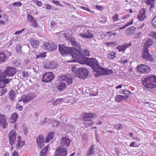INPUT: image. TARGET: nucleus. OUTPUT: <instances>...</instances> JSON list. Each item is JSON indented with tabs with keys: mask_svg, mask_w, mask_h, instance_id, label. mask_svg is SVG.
Returning a JSON list of instances; mask_svg holds the SVG:
<instances>
[{
	"mask_svg": "<svg viewBox=\"0 0 156 156\" xmlns=\"http://www.w3.org/2000/svg\"><path fill=\"white\" fill-rule=\"evenodd\" d=\"M96 118V115L94 113H86L84 114L83 117V120L87 122L84 123L85 127L87 128L93 125L94 122L93 120Z\"/></svg>",
	"mask_w": 156,
	"mask_h": 156,
	"instance_id": "4",
	"label": "nucleus"
},
{
	"mask_svg": "<svg viewBox=\"0 0 156 156\" xmlns=\"http://www.w3.org/2000/svg\"><path fill=\"white\" fill-rule=\"evenodd\" d=\"M144 60L153 62L154 60L152 55L149 53L148 49L143 48L141 57Z\"/></svg>",
	"mask_w": 156,
	"mask_h": 156,
	"instance_id": "5",
	"label": "nucleus"
},
{
	"mask_svg": "<svg viewBox=\"0 0 156 156\" xmlns=\"http://www.w3.org/2000/svg\"><path fill=\"white\" fill-rule=\"evenodd\" d=\"M132 45L131 42L129 43L125 44L119 46L116 48L117 49H118L119 51H125L126 49L128 48V46H131Z\"/></svg>",
	"mask_w": 156,
	"mask_h": 156,
	"instance_id": "17",
	"label": "nucleus"
},
{
	"mask_svg": "<svg viewBox=\"0 0 156 156\" xmlns=\"http://www.w3.org/2000/svg\"><path fill=\"white\" fill-rule=\"evenodd\" d=\"M44 136L42 135H40L36 138V142L37 146L39 148H41L44 145Z\"/></svg>",
	"mask_w": 156,
	"mask_h": 156,
	"instance_id": "16",
	"label": "nucleus"
},
{
	"mask_svg": "<svg viewBox=\"0 0 156 156\" xmlns=\"http://www.w3.org/2000/svg\"><path fill=\"white\" fill-rule=\"evenodd\" d=\"M133 20L132 19V21H131V22H130L129 23H126L124 26L119 27V29H123L125 28L126 27L129 26V25H130L132 24H133Z\"/></svg>",
	"mask_w": 156,
	"mask_h": 156,
	"instance_id": "42",
	"label": "nucleus"
},
{
	"mask_svg": "<svg viewBox=\"0 0 156 156\" xmlns=\"http://www.w3.org/2000/svg\"><path fill=\"white\" fill-rule=\"evenodd\" d=\"M79 69H80V67L77 68L76 66H74L72 69V71L73 73L77 75L78 74V72L79 71Z\"/></svg>",
	"mask_w": 156,
	"mask_h": 156,
	"instance_id": "38",
	"label": "nucleus"
},
{
	"mask_svg": "<svg viewBox=\"0 0 156 156\" xmlns=\"http://www.w3.org/2000/svg\"><path fill=\"white\" fill-rule=\"evenodd\" d=\"M77 74L79 77L80 79H84L88 77L89 73L88 70L86 68L80 67Z\"/></svg>",
	"mask_w": 156,
	"mask_h": 156,
	"instance_id": "8",
	"label": "nucleus"
},
{
	"mask_svg": "<svg viewBox=\"0 0 156 156\" xmlns=\"http://www.w3.org/2000/svg\"><path fill=\"white\" fill-rule=\"evenodd\" d=\"M7 91V89L4 88H2L0 90V96H2Z\"/></svg>",
	"mask_w": 156,
	"mask_h": 156,
	"instance_id": "43",
	"label": "nucleus"
},
{
	"mask_svg": "<svg viewBox=\"0 0 156 156\" xmlns=\"http://www.w3.org/2000/svg\"><path fill=\"white\" fill-rule=\"evenodd\" d=\"M120 93L125 94H128L130 93H131V92L129 90L126 89H124L123 90H122V92Z\"/></svg>",
	"mask_w": 156,
	"mask_h": 156,
	"instance_id": "55",
	"label": "nucleus"
},
{
	"mask_svg": "<svg viewBox=\"0 0 156 156\" xmlns=\"http://www.w3.org/2000/svg\"><path fill=\"white\" fill-rule=\"evenodd\" d=\"M44 44L45 48L48 51H52L57 48L56 44L51 42H46Z\"/></svg>",
	"mask_w": 156,
	"mask_h": 156,
	"instance_id": "15",
	"label": "nucleus"
},
{
	"mask_svg": "<svg viewBox=\"0 0 156 156\" xmlns=\"http://www.w3.org/2000/svg\"><path fill=\"white\" fill-rule=\"evenodd\" d=\"M27 17L28 21L29 23L32 22L34 20H35L34 17L30 14H27Z\"/></svg>",
	"mask_w": 156,
	"mask_h": 156,
	"instance_id": "40",
	"label": "nucleus"
},
{
	"mask_svg": "<svg viewBox=\"0 0 156 156\" xmlns=\"http://www.w3.org/2000/svg\"><path fill=\"white\" fill-rule=\"evenodd\" d=\"M21 100L23 102V103L29 102L26 96H25L24 97H23L21 99Z\"/></svg>",
	"mask_w": 156,
	"mask_h": 156,
	"instance_id": "57",
	"label": "nucleus"
},
{
	"mask_svg": "<svg viewBox=\"0 0 156 156\" xmlns=\"http://www.w3.org/2000/svg\"><path fill=\"white\" fill-rule=\"evenodd\" d=\"M94 147V145H93L89 148L86 153V156H90L94 154L95 151Z\"/></svg>",
	"mask_w": 156,
	"mask_h": 156,
	"instance_id": "24",
	"label": "nucleus"
},
{
	"mask_svg": "<svg viewBox=\"0 0 156 156\" xmlns=\"http://www.w3.org/2000/svg\"><path fill=\"white\" fill-rule=\"evenodd\" d=\"M3 82L5 83L4 85H5L8 83L11 80V79H4L1 80Z\"/></svg>",
	"mask_w": 156,
	"mask_h": 156,
	"instance_id": "51",
	"label": "nucleus"
},
{
	"mask_svg": "<svg viewBox=\"0 0 156 156\" xmlns=\"http://www.w3.org/2000/svg\"><path fill=\"white\" fill-rule=\"evenodd\" d=\"M70 41L72 45L78 47L79 48H80L81 47V46L80 45V43L76 41L74 38L71 37Z\"/></svg>",
	"mask_w": 156,
	"mask_h": 156,
	"instance_id": "28",
	"label": "nucleus"
},
{
	"mask_svg": "<svg viewBox=\"0 0 156 156\" xmlns=\"http://www.w3.org/2000/svg\"><path fill=\"white\" fill-rule=\"evenodd\" d=\"M105 44L111 46H115L117 45V43L116 41H114L106 42Z\"/></svg>",
	"mask_w": 156,
	"mask_h": 156,
	"instance_id": "41",
	"label": "nucleus"
},
{
	"mask_svg": "<svg viewBox=\"0 0 156 156\" xmlns=\"http://www.w3.org/2000/svg\"><path fill=\"white\" fill-rule=\"evenodd\" d=\"M16 133L14 130H11L9 134V139L11 145L15 144L16 139Z\"/></svg>",
	"mask_w": 156,
	"mask_h": 156,
	"instance_id": "11",
	"label": "nucleus"
},
{
	"mask_svg": "<svg viewBox=\"0 0 156 156\" xmlns=\"http://www.w3.org/2000/svg\"><path fill=\"white\" fill-rule=\"evenodd\" d=\"M150 36L151 37L152 39H156V33L155 32L152 31L149 34Z\"/></svg>",
	"mask_w": 156,
	"mask_h": 156,
	"instance_id": "44",
	"label": "nucleus"
},
{
	"mask_svg": "<svg viewBox=\"0 0 156 156\" xmlns=\"http://www.w3.org/2000/svg\"><path fill=\"white\" fill-rule=\"evenodd\" d=\"M61 100L60 99L56 100L54 102L52 103V104L54 105H56L60 102Z\"/></svg>",
	"mask_w": 156,
	"mask_h": 156,
	"instance_id": "54",
	"label": "nucleus"
},
{
	"mask_svg": "<svg viewBox=\"0 0 156 156\" xmlns=\"http://www.w3.org/2000/svg\"><path fill=\"white\" fill-rule=\"evenodd\" d=\"M9 99L12 101H14L15 97V93L13 90H12L9 93Z\"/></svg>",
	"mask_w": 156,
	"mask_h": 156,
	"instance_id": "32",
	"label": "nucleus"
},
{
	"mask_svg": "<svg viewBox=\"0 0 156 156\" xmlns=\"http://www.w3.org/2000/svg\"><path fill=\"white\" fill-rule=\"evenodd\" d=\"M15 49L16 51H20L22 53H27L29 51L30 48L27 45H25L23 46V48L21 47L20 44H17Z\"/></svg>",
	"mask_w": 156,
	"mask_h": 156,
	"instance_id": "14",
	"label": "nucleus"
},
{
	"mask_svg": "<svg viewBox=\"0 0 156 156\" xmlns=\"http://www.w3.org/2000/svg\"><path fill=\"white\" fill-rule=\"evenodd\" d=\"M36 59L40 58H44L46 55H45V53H37L36 54Z\"/></svg>",
	"mask_w": 156,
	"mask_h": 156,
	"instance_id": "36",
	"label": "nucleus"
},
{
	"mask_svg": "<svg viewBox=\"0 0 156 156\" xmlns=\"http://www.w3.org/2000/svg\"><path fill=\"white\" fill-rule=\"evenodd\" d=\"M100 67H98L97 70L96 69H94L93 70V71L94 72H96V73H95V76L96 78L98 77L99 76H102L103 75V73L101 72L99 69H100Z\"/></svg>",
	"mask_w": 156,
	"mask_h": 156,
	"instance_id": "30",
	"label": "nucleus"
},
{
	"mask_svg": "<svg viewBox=\"0 0 156 156\" xmlns=\"http://www.w3.org/2000/svg\"><path fill=\"white\" fill-rule=\"evenodd\" d=\"M70 139L69 138H66V137H62L61 138V143L62 145L63 146L66 145V147H68L70 144Z\"/></svg>",
	"mask_w": 156,
	"mask_h": 156,
	"instance_id": "18",
	"label": "nucleus"
},
{
	"mask_svg": "<svg viewBox=\"0 0 156 156\" xmlns=\"http://www.w3.org/2000/svg\"><path fill=\"white\" fill-rule=\"evenodd\" d=\"M119 16V15L115 14V16H112L113 21L114 22H116L118 21Z\"/></svg>",
	"mask_w": 156,
	"mask_h": 156,
	"instance_id": "52",
	"label": "nucleus"
},
{
	"mask_svg": "<svg viewBox=\"0 0 156 156\" xmlns=\"http://www.w3.org/2000/svg\"><path fill=\"white\" fill-rule=\"evenodd\" d=\"M52 2L55 5L59 6H60V5H61L58 1L53 0H52Z\"/></svg>",
	"mask_w": 156,
	"mask_h": 156,
	"instance_id": "59",
	"label": "nucleus"
},
{
	"mask_svg": "<svg viewBox=\"0 0 156 156\" xmlns=\"http://www.w3.org/2000/svg\"><path fill=\"white\" fill-rule=\"evenodd\" d=\"M60 82L58 83L57 87L60 91H62L64 89L66 88V87L64 83L61 80H59Z\"/></svg>",
	"mask_w": 156,
	"mask_h": 156,
	"instance_id": "23",
	"label": "nucleus"
},
{
	"mask_svg": "<svg viewBox=\"0 0 156 156\" xmlns=\"http://www.w3.org/2000/svg\"><path fill=\"white\" fill-rule=\"evenodd\" d=\"M26 96L28 102H29L30 100L33 99L34 97V95L31 94H28Z\"/></svg>",
	"mask_w": 156,
	"mask_h": 156,
	"instance_id": "46",
	"label": "nucleus"
},
{
	"mask_svg": "<svg viewBox=\"0 0 156 156\" xmlns=\"http://www.w3.org/2000/svg\"><path fill=\"white\" fill-rule=\"evenodd\" d=\"M58 46L59 50L61 54L62 55L70 54L73 58L72 62H76L81 52L80 50L75 48L72 50L71 48L65 46L63 44H59Z\"/></svg>",
	"mask_w": 156,
	"mask_h": 156,
	"instance_id": "2",
	"label": "nucleus"
},
{
	"mask_svg": "<svg viewBox=\"0 0 156 156\" xmlns=\"http://www.w3.org/2000/svg\"><path fill=\"white\" fill-rule=\"evenodd\" d=\"M141 84L145 87L153 89L156 87V76L153 75H149L144 78L142 80Z\"/></svg>",
	"mask_w": 156,
	"mask_h": 156,
	"instance_id": "3",
	"label": "nucleus"
},
{
	"mask_svg": "<svg viewBox=\"0 0 156 156\" xmlns=\"http://www.w3.org/2000/svg\"><path fill=\"white\" fill-rule=\"evenodd\" d=\"M151 23L152 26L156 28V16L152 20Z\"/></svg>",
	"mask_w": 156,
	"mask_h": 156,
	"instance_id": "49",
	"label": "nucleus"
},
{
	"mask_svg": "<svg viewBox=\"0 0 156 156\" xmlns=\"http://www.w3.org/2000/svg\"><path fill=\"white\" fill-rule=\"evenodd\" d=\"M81 8L83 9L85 11H87L89 12H91V10L89 9L84 6H81Z\"/></svg>",
	"mask_w": 156,
	"mask_h": 156,
	"instance_id": "61",
	"label": "nucleus"
},
{
	"mask_svg": "<svg viewBox=\"0 0 156 156\" xmlns=\"http://www.w3.org/2000/svg\"><path fill=\"white\" fill-rule=\"evenodd\" d=\"M5 73L6 75V77L7 76L9 77L12 76H14L16 72V69L13 67L9 66L5 69Z\"/></svg>",
	"mask_w": 156,
	"mask_h": 156,
	"instance_id": "12",
	"label": "nucleus"
},
{
	"mask_svg": "<svg viewBox=\"0 0 156 156\" xmlns=\"http://www.w3.org/2000/svg\"><path fill=\"white\" fill-rule=\"evenodd\" d=\"M54 78V76L52 73H46L42 77V81L44 82H50Z\"/></svg>",
	"mask_w": 156,
	"mask_h": 156,
	"instance_id": "9",
	"label": "nucleus"
},
{
	"mask_svg": "<svg viewBox=\"0 0 156 156\" xmlns=\"http://www.w3.org/2000/svg\"><path fill=\"white\" fill-rule=\"evenodd\" d=\"M0 124L3 125V128L5 129L7 127V123L6 119L4 115H0Z\"/></svg>",
	"mask_w": 156,
	"mask_h": 156,
	"instance_id": "21",
	"label": "nucleus"
},
{
	"mask_svg": "<svg viewBox=\"0 0 156 156\" xmlns=\"http://www.w3.org/2000/svg\"><path fill=\"white\" fill-rule=\"evenodd\" d=\"M137 69L138 71L141 74H148L151 71V69L149 66L144 64L139 65Z\"/></svg>",
	"mask_w": 156,
	"mask_h": 156,
	"instance_id": "6",
	"label": "nucleus"
},
{
	"mask_svg": "<svg viewBox=\"0 0 156 156\" xmlns=\"http://www.w3.org/2000/svg\"><path fill=\"white\" fill-rule=\"evenodd\" d=\"M54 132H51L48 135L47 137L48 138H49V139H52L54 137Z\"/></svg>",
	"mask_w": 156,
	"mask_h": 156,
	"instance_id": "56",
	"label": "nucleus"
},
{
	"mask_svg": "<svg viewBox=\"0 0 156 156\" xmlns=\"http://www.w3.org/2000/svg\"><path fill=\"white\" fill-rule=\"evenodd\" d=\"M7 56L5 54L4 51H2L0 52V63H2L5 62V59Z\"/></svg>",
	"mask_w": 156,
	"mask_h": 156,
	"instance_id": "27",
	"label": "nucleus"
},
{
	"mask_svg": "<svg viewBox=\"0 0 156 156\" xmlns=\"http://www.w3.org/2000/svg\"><path fill=\"white\" fill-rule=\"evenodd\" d=\"M153 44V41L151 39H148L147 41L145 42L144 45L145 46H144V48H147L148 49V48L151 46Z\"/></svg>",
	"mask_w": 156,
	"mask_h": 156,
	"instance_id": "29",
	"label": "nucleus"
},
{
	"mask_svg": "<svg viewBox=\"0 0 156 156\" xmlns=\"http://www.w3.org/2000/svg\"><path fill=\"white\" fill-rule=\"evenodd\" d=\"M79 34L81 37L86 39L92 38L94 37L93 34H90L89 35H88L87 34L85 33H80Z\"/></svg>",
	"mask_w": 156,
	"mask_h": 156,
	"instance_id": "33",
	"label": "nucleus"
},
{
	"mask_svg": "<svg viewBox=\"0 0 156 156\" xmlns=\"http://www.w3.org/2000/svg\"><path fill=\"white\" fill-rule=\"evenodd\" d=\"M16 108L20 111L22 110L23 107L22 106L20 105L19 104L17 103L16 105Z\"/></svg>",
	"mask_w": 156,
	"mask_h": 156,
	"instance_id": "53",
	"label": "nucleus"
},
{
	"mask_svg": "<svg viewBox=\"0 0 156 156\" xmlns=\"http://www.w3.org/2000/svg\"><path fill=\"white\" fill-rule=\"evenodd\" d=\"M128 97L129 96L126 95H119L116 96L115 101L117 102H120L123 100H126Z\"/></svg>",
	"mask_w": 156,
	"mask_h": 156,
	"instance_id": "20",
	"label": "nucleus"
},
{
	"mask_svg": "<svg viewBox=\"0 0 156 156\" xmlns=\"http://www.w3.org/2000/svg\"><path fill=\"white\" fill-rule=\"evenodd\" d=\"M22 4L21 2H15L13 3V6L15 7H20Z\"/></svg>",
	"mask_w": 156,
	"mask_h": 156,
	"instance_id": "47",
	"label": "nucleus"
},
{
	"mask_svg": "<svg viewBox=\"0 0 156 156\" xmlns=\"http://www.w3.org/2000/svg\"><path fill=\"white\" fill-rule=\"evenodd\" d=\"M116 53L115 52H112L110 54H109L108 55V58L109 59H114L115 57V55Z\"/></svg>",
	"mask_w": 156,
	"mask_h": 156,
	"instance_id": "37",
	"label": "nucleus"
},
{
	"mask_svg": "<svg viewBox=\"0 0 156 156\" xmlns=\"http://www.w3.org/2000/svg\"><path fill=\"white\" fill-rule=\"evenodd\" d=\"M59 80H61L64 82L65 84L68 85H71L73 82V78L69 75H63L59 78Z\"/></svg>",
	"mask_w": 156,
	"mask_h": 156,
	"instance_id": "7",
	"label": "nucleus"
},
{
	"mask_svg": "<svg viewBox=\"0 0 156 156\" xmlns=\"http://www.w3.org/2000/svg\"><path fill=\"white\" fill-rule=\"evenodd\" d=\"M0 77H3V78L6 77V75L5 73V70L2 71L0 69Z\"/></svg>",
	"mask_w": 156,
	"mask_h": 156,
	"instance_id": "48",
	"label": "nucleus"
},
{
	"mask_svg": "<svg viewBox=\"0 0 156 156\" xmlns=\"http://www.w3.org/2000/svg\"><path fill=\"white\" fill-rule=\"evenodd\" d=\"M141 32H139L137 33H136V36H135V37H136V38H139L140 37V36L141 34Z\"/></svg>",
	"mask_w": 156,
	"mask_h": 156,
	"instance_id": "63",
	"label": "nucleus"
},
{
	"mask_svg": "<svg viewBox=\"0 0 156 156\" xmlns=\"http://www.w3.org/2000/svg\"><path fill=\"white\" fill-rule=\"evenodd\" d=\"M4 84L5 83H4L1 80H0V88H4L5 86V85H4Z\"/></svg>",
	"mask_w": 156,
	"mask_h": 156,
	"instance_id": "60",
	"label": "nucleus"
},
{
	"mask_svg": "<svg viewBox=\"0 0 156 156\" xmlns=\"http://www.w3.org/2000/svg\"><path fill=\"white\" fill-rule=\"evenodd\" d=\"M96 7L98 9H99L100 10H102L103 9V7L100 5H96Z\"/></svg>",
	"mask_w": 156,
	"mask_h": 156,
	"instance_id": "64",
	"label": "nucleus"
},
{
	"mask_svg": "<svg viewBox=\"0 0 156 156\" xmlns=\"http://www.w3.org/2000/svg\"><path fill=\"white\" fill-rule=\"evenodd\" d=\"M145 13V9H143L140 10V14L137 16V18L140 20L144 21L146 17Z\"/></svg>",
	"mask_w": 156,
	"mask_h": 156,
	"instance_id": "19",
	"label": "nucleus"
},
{
	"mask_svg": "<svg viewBox=\"0 0 156 156\" xmlns=\"http://www.w3.org/2000/svg\"><path fill=\"white\" fill-rule=\"evenodd\" d=\"M58 66L57 62L54 61H47L44 62V68L46 69H53L56 68Z\"/></svg>",
	"mask_w": 156,
	"mask_h": 156,
	"instance_id": "10",
	"label": "nucleus"
},
{
	"mask_svg": "<svg viewBox=\"0 0 156 156\" xmlns=\"http://www.w3.org/2000/svg\"><path fill=\"white\" fill-rule=\"evenodd\" d=\"M18 117V115L17 114L15 113L13 114L11 118V120H12V122H15L17 120V119Z\"/></svg>",
	"mask_w": 156,
	"mask_h": 156,
	"instance_id": "34",
	"label": "nucleus"
},
{
	"mask_svg": "<svg viewBox=\"0 0 156 156\" xmlns=\"http://www.w3.org/2000/svg\"><path fill=\"white\" fill-rule=\"evenodd\" d=\"M51 123L52 124V126L53 127H56L59 125L60 122L58 121L54 120L51 122Z\"/></svg>",
	"mask_w": 156,
	"mask_h": 156,
	"instance_id": "39",
	"label": "nucleus"
},
{
	"mask_svg": "<svg viewBox=\"0 0 156 156\" xmlns=\"http://www.w3.org/2000/svg\"><path fill=\"white\" fill-rule=\"evenodd\" d=\"M25 28H23L22 30H19V31H16L15 32V33L14 35H17V34H19L20 33H22L23 30H24Z\"/></svg>",
	"mask_w": 156,
	"mask_h": 156,
	"instance_id": "62",
	"label": "nucleus"
},
{
	"mask_svg": "<svg viewBox=\"0 0 156 156\" xmlns=\"http://www.w3.org/2000/svg\"><path fill=\"white\" fill-rule=\"evenodd\" d=\"M30 41L34 48H37L38 47L39 42L37 40H35L33 39H30Z\"/></svg>",
	"mask_w": 156,
	"mask_h": 156,
	"instance_id": "25",
	"label": "nucleus"
},
{
	"mask_svg": "<svg viewBox=\"0 0 156 156\" xmlns=\"http://www.w3.org/2000/svg\"><path fill=\"white\" fill-rule=\"evenodd\" d=\"M100 70L103 72V75H110L113 73V71L112 70L106 69L101 66L100 67Z\"/></svg>",
	"mask_w": 156,
	"mask_h": 156,
	"instance_id": "22",
	"label": "nucleus"
},
{
	"mask_svg": "<svg viewBox=\"0 0 156 156\" xmlns=\"http://www.w3.org/2000/svg\"><path fill=\"white\" fill-rule=\"evenodd\" d=\"M84 53L85 55L87 56H89L90 55V51L87 49H86L84 50Z\"/></svg>",
	"mask_w": 156,
	"mask_h": 156,
	"instance_id": "58",
	"label": "nucleus"
},
{
	"mask_svg": "<svg viewBox=\"0 0 156 156\" xmlns=\"http://www.w3.org/2000/svg\"><path fill=\"white\" fill-rule=\"evenodd\" d=\"M54 156H66L67 154V149L65 148L58 147L55 151Z\"/></svg>",
	"mask_w": 156,
	"mask_h": 156,
	"instance_id": "13",
	"label": "nucleus"
},
{
	"mask_svg": "<svg viewBox=\"0 0 156 156\" xmlns=\"http://www.w3.org/2000/svg\"><path fill=\"white\" fill-rule=\"evenodd\" d=\"M114 127L117 131L121 130L123 128V125L121 124H115L114 125Z\"/></svg>",
	"mask_w": 156,
	"mask_h": 156,
	"instance_id": "35",
	"label": "nucleus"
},
{
	"mask_svg": "<svg viewBox=\"0 0 156 156\" xmlns=\"http://www.w3.org/2000/svg\"><path fill=\"white\" fill-rule=\"evenodd\" d=\"M146 4L148 5H150V10L151 11H152V8L154 7V1L155 0H144Z\"/></svg>",
	"mask_w": 156,
	"mask_h": 156,
	"instance_id": "26",
	"label": "nucleus"
},
{
	"mask_svg": "<svg viewBox=\"0 0 156 156\" xmlns=\"http://www.w3.org/2000/svg\"><path fill=\"white\" fill-rule=\"evenodd\" d=\"M76 62L82 64H86L91 67L93 70L96 69L98 67H100L98 61L93 58H89L85 56L81 51Z\"/></svg>",
	"mask_w": 156,
	"mask_h": 156,
	"instance_id": "1",
	"label": "nucleus"
},
{
	"mask_svg": "<svg viewBox=\"0 0 156 156\" xmlns=\"http://www.w3.org/2000/svg\"><path fill=\"white\" fill-rule=\"evenodd\" d=\"M22 74L23 77H28L29 76V73L27 72V71H26L25 70L22 72Z\"/></svg>",
	"mask_w": 156,
	"mask_h": 156,
	"instance_id": "50",
	"label": "nucleus"
},
{
	"mask_svg": "<svg viewBox=\"0 0 156 156\" xmlns=\"http://www.w3.org/2000/svg\"><path fill=\"white\" fill-rule=\"evenodd\" d=\"M136 29L135 27L132 26L127 29V33L129 35L133 34L135 33V30Z\"/></svg>",
	"mask_w": 156,
	"mask_h": 156,
	"instance_id": "31",
	"label": "nucleus"
},
{
	"mask_svg": "<svg viewBox=\"0 0 156 156\" xmlns=\"http://www.w3.org/2000/svg\"><path fill=\"white\" fill-rule=\"evenodd\" d=\"M31 24L30 25V26L32 27H36L37 26V21L35 19L34 20L31 22Z\"/></svg>",
	"mask_w": 156,
	"mask_h": 156,
	"instance_id": "45",
	"label": "nucleus"
}]
</instances>
